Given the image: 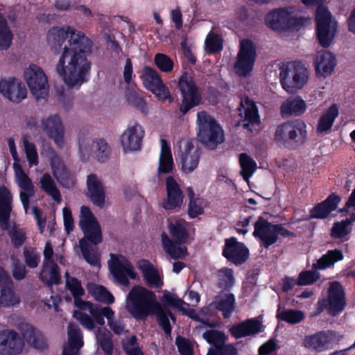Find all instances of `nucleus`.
I'll return each mask as SVG.
<instances>
[{
	"mask_svg": "<svg viewBox=\"0 0 355 355\" xmlns=\"http://www.w3.org/2000/svg\"><path fill=\"white\" fill-rule=\"evenodd\" d=\"M47 42L55 53L63 50L55 70L65 84L73 87L86 82L91 69L88 56L92 51V41L83 33L67 26L51 28Z\"/></svg>",
	"mask_w": 355,
	"mask_h": 355,
	"instance_id": "nucleus-1",
	"label": "nucleus"
},
{
	"mask_svg": "<svg viewBox=\"0 0 355 355\" xmlns=\"http://www.w3.org/2000/svg\"><path fill=\"white\" fill-rule=\"evenodd\" d=\"M188 225L189 223L184 219H177L175 221L168 220L167 227L172 239L166 233L161 234L163 249L171 259H183L187 254V247L180 245L188 243L189 237Z\"/></svg>",
	"mask_w": 355,
	"mask_h": 355,
	"instance_id": "nucleus-2",
	"label": "nucleus"
},
{
	"mask_svg": "<svg viewBox=\"0 0 355 355\" xmlns=\"http://www.w3.org/2000/svg\"><path fill=\"white\" fill-rule=\"evenodd\" d=\"M158 302L155 294L140 286H134L126 297V310L136 320H144L153 314Z\"/></svg>",
	"mask_w": 355,
	"mask_h": 355,
	"instance_id": "nucleus-3",
	"label": "nucleus"
},
{
	"mask_svg": "<svg viewBox=\"0 0 355 355\" xmlns=\"http://www.w3.org/2000/svg\"><path fill=\"white\" fill-rule=\"evenodd\" d=\"M325 0H301L308 6H316L315 33L318 42L323 48H328L331 44L337 31L336 22L332 21V15L328 8L324 6Z\"/></svg>",
	"mask_w": 355,
	"mask_h": 355,
	"instance_id": "nucleus-4",
	"label": "nucleus"
},
{
	"mask_svg": "<svg viewBox=\"0 0 355 355\" xmlns=\"http://www.w3.org/2000/svg\"><path fill=\"white\" fill-rule=\"evenodd\" d=\"M307 138L306 123L301 119L288 121L277 125L274 135L275 142L288 150H297Z\"/></svg>",
	"mask_w": 355,
	"mask_h": 355,
	"instance_id": "nucleus-5",
	"label": "nucleus"
},
{
	"mask_svg": "<svg viewBox=\"0 0 355 355\" xmlns=\"http://www.w3.org/2000/svg\"><path fill=\"white\" fill-rule=\"evenodd\" d=\"M12 210V195L5 186L0 187V227L8 232L14 248H19L26 240L25 232L15 223L10 226V214Z\"/></svg>",
	"mask_w": 355,
	"mask_h": 355,
	"instance_id": "nucleus-6",
	"label": "nucleus"
},
{
	"mask_svg": "<svg viewBox=\"0 0 355 355\" xmlns=\"http://www.w3.org/2000/svg\"><path fill=\"white\" fill-rule=\"evenodd\" d=\"M198 141L208 150H215L224 141V133L216 120L205 111L197 114Z\"/></svg>",
	"mask_w": 355,
	"mask_h": 355,
	"instance_id": "nucleus-7",
	"label": "nucleus"
},
{
	"mask_svg": "<svg viewBox=\"0 0 355 355\" xmlns=\"http://www.w3.org/2000/svg\"><path fill=\"white\" fill-rule=\"evenodd\" d=\"M177 87L181 96L179 111L182 115L203 103L201 89L197 85L193 73L183 72L178 78Z\"/></svg>",
	"mask_w": 355,
	"mask_h": 355,
	"instance_id": "nucleus-8",
	"label": "nucleus"
},
{
	"mask_svg": "<svg viewBox=\"0 0 355 355\" xmlns=\"http://www.w3.org/2000/svg\"><path fill=\"white\" fill-rule=\"evenodd\" d=\"M279 79L283 89L293 93L302 89L307 83L309 72L300 61L289 62L280 67Z\"/></svg>",
	"mask_w": 355,
	"mask_h": 355,
	"instance_id": "nucleus-9",
	"label": "nucleus"
},
{
	"mask_svg": "<svg viewBox=\"0 0 355 355\" xmlns=\"http://www.w3.org/2000/svg\"><path fill=\"white\" fill-rule=\"evenodd\" d=\"M84 238L79 240L80 252L84 259L91 266L100 265V258L91 244L96 245L102 243L103 234L99 223L80 227Z\"/></svg>",
	"mask_w": 355,
	"mask_h": 355,
	"instance_id": "nucleus-10",
	"label": "nucleus"
},
{
	"mask_svg": "<svg viewBox=\"0 0 355 355\" xmlns=\"http://www.w3.org/2000/svg\"><path fill=\"white\" fill-rule=\"evenodd\" d=\"M266 25L273 31L284 32L302 24L303 19L292 15L288 8H279L265 16Z\"/></svg>",
	"mask_w": 355,
	"mask_h": 355,
	"instance_id": "nucleus-11",
	"label": "nucleus"
},
{
	"mask_svg": "<svg viewBox=\"0 0 355 355\" xmlns=\"http://www.w3.org/2000/svg\"><path fill=\"white\" fill-rule=\"evenodd\" d=\"M140 78L144 87L156 96L160 101L168 99L172 102L173 98L170 95L168 87L163 83L158 72L153 67L145 66L141 71Z\"/></svg>",
	"mask_w": 355,
	"mask_h": 355,
	"instance_id": "nucleus-12",
	"label": "nucleus"
},
{
	"mask_svg": "<svg viewBox=\"0 0 355 355\" xmlns=\"http://www.w3.org/2000/svg\"><path fill=\"white\" fill-rule=\"evenodd\" d=\"M24 78L31 92L37 101L48 96L47 77L41 67L31 64L24 71Z\"/></svg>",
	"mask_w": 355,
	"mask_h": 355,
	"instance_id": "nucleus-13",
	"label": "nucleus"
},
{
	"mask_svg": "<svg viewBox=\"0 0 355 355\" xmlns=\"http://www.w3.org/2000/svg\"><path fill=\"white\" fill-rule=\"evenodd\" d=\"M257 58V48L249 39L241 40L237 59L234 64L236 73L243 77L247 76L252 71Z\"/></svg>",
	"mask_w": 355,
	"mask_h": 355,
	"instance_id": "nucleus-14",
	"label": "nucleus"
},
{
	"mask_svg": "<svg viewBox=\"0 0 355 355\" xmlns=\"http://www.w3.org/2000/svg\"><path fill=\"white\" fill-rule=\"evenodd\" d=\"M222 255L230 262L239 266L243 265L250 257L248 247L237 239L232 236L225 240Z\"/></svg>",
	"mask_w": 355,
	"mask_h": 355,
	"instance_id": "nucleus-15",
	"label": "nucleus"
},
{
	"mask_svg": "<svg viewBox=\"0 0 355 355\" xmlns=\"http://www.w3.org/2000/svg\"><path fill=\"white\" fill-rule=\"evenodd\" d=\"M111 258L109 263L111 273L119 284L128 286L130 284L128 277L135 279L137 276L131 263L121 255L111 254Z\"/></svg>",
	"mask_w": 355,
	"mask_h": 355,
	"instance_id": "nucleus-16",
	"label": "nucleus"
},
{
	"mask_svg": "<svg viewBox=\"0 0 355 355\" xmlns=\"http://www.w3.org/2000/svg\"><path fill=\"white\" fill-rule=\"evenodd\" d=\"M324 304L328 313L336 316L342 312L346 307V296L345 288L337 281L332 282L329 287L327 300Z\"/></svg>",
	"mask_w": 355,
	"mask_h": 355,
	"instance_id": "nucleus-17",
	"label": "nucleus"
},
{
	"mask_svg": "<svg viewBox=\"0 0 355 355\" xmlns=\"http://www.w3.org/2000/svg\"><path fill=\"white\" fill-rule=\"evenodd\" d=\"M253 236L259 239L261 247L268 249L277 241L275 224L269 222L262 216H259L254 224Z\"/></svg>",
	"mask_w": 355,
	"mask_h": 355,
	"instance_id": "nucleus-18",
	"label": "nucleus"
},
{
	"mask_svg": "<svg viewBox=\"0 0 355 355\" xmlns=\"http://www.w3.org/2000/svg\"><path fill=\"white\" fill-rule=\"evenodd\" d=\"M24 348V342L15 330L0 331V355H19Z\"/></svg>",
	"mask_w": 355,
	"mask_h": 355,
	"instance_id": "nucleus-19",
	"label": "nucleus"
},
{
	"mask_svg": "<svg viewBox=\"0 0 355 355\" xmlns=\"http://www.w3.org/2000/svg\"><path fill=\"white\" fill-rule=\"evenodd\" d=\"M42 128L49 138L53 139L56 146L61 148L64 144V130L62 122L58 114L42 119Z\"/></svg>",
	"mask_w": 355,
	"mask_h": 355,
	"instance_id": "nucleus-20",
	"label": "nucleus"
},
{
	"mask_svg": "<svg viewBox=\"0 0 355 355\" xmlns=\"http://www.w3.org/2000/svg\"><path fill=\"white\" fill-rule=\"evenodd\" d=\"M0 93L14 103H20L27 96V90L24 85L18 81L16 78L1 79Z\"/></svg>",
	"mask_w": 355,
	"mask_h": 355,
	"instance_id": "nucleus-21",
	"label": "nucleus"
},
{
	"mask_svg": "<svg viewBox=\"0 0 355 355\" xmlns=\"http://www.w3.org/2000/svg\"><path fill=\"white\" fill-rule=\"evenodd\" d=\"M0 93L14 103H20L27 96V90L24 85L18 81L16 78L1 79Z\"/></svg>",
	"mask_w": 355,
	"mask_h": 355,
	"instance_id": "nucleus-22",
	"label": "nucleus"
},
{
	"mask_svg": "<svg viewBox=\"0 0 355 355\" xmlns=\"http://www.w3.org/2000/svg\"><path fill=\"white\" fill-rule=\"evenodd\" d=\"M340 201L341 197L340 196L335 193H331L324 200L316 204L312 209H311L309 211V215L304 220L327 218L331 211L337 209Z\"/></svg>",
	"mask_w": 355,
	"mask_h": 355,
	"instance_id": "nucleus-23",
	"label": "nucleus"
},
{
	"mask_svg": "<svg viewBox=\"0 0 355 355\" xmlns=\"http://www.w3.org/2000/svg\"><path fill=\"white\" fill-rule=\"evenodd\" d=\"M166 199L163 202V208L166 210L180 208L184 196L179 184L173 176L166 178Z\"/></svg>",
	"mask_w": 355,
	"mask_h": 355,
	"instance_id": "nucleus-24",
	"label": "nucleus"
},
{
	"mask_svg": "<svg viewBox=\"0 0 355 355\" xmlns=\"http://www.w3.org/2000/svg\"><path fill=\"white\" fill-rule=\"evenodd\" d=\"M202 150L195 146L192 140H187L181 153V168L185 173H192L198 166Z\"/></svg>",
	"mask_w": 355,
	"mask_h": 355,
	"instance_id": "nucleus-25",
	"label": "nucleus"
},
{
	"mask_svg": "<svg viewBox=\"0 0 355 355\" xmlns=\"http://www.w3.org/2000/svg\"><path fill=\"white\" fill-rule=\"evenodd\" d=\"M144 132L142 127L136 123L129 127L121 136V144L125 152L137 150L141 148Z\"/></svg>",
	"mask_w": 355,
	"mask_h": 355,
	"instance_id": "nucleus-26",
	"label": "nucleus"
},
{
	"mask_svg": "<svg viewBox=\"0 0 355 355\" xmlns=\"http://www.w3.org/2000/svg\"><path fill=\"white\" fill-rule=\"evenodd\" d=\"M53 175L57 181L64 187H69L73 184L70 171L62 162L59 155L51 149L49 157Z\"/></svg>",
	"mask_w": 355,
	"mask_h": 355,
	"instance_id": "nucleus-27",
	"label": "nucleus"
},
{
	"mask_svg": "<svg viewBox=\"0 0 355 355\" xmlns=\"http://www.w3.org/2000/svg\"><path fill=\"white\" fill-rule=\"evenodd\" d=\"M21 334L27 343L35 349L43 351L48 348L47 340L44 335L33 325L23 324L21 327Z\"/></svg>",
	"mask_w": 355,
	"mask_h": 355,
	"instance_id": "nucleus-28",
	"label": "nucleus"
},
{
	"mask_svg": "<svg viewBox=\"0 0 355 355\" xmlns=\"http://www.w3.org/2000/svg\"><path fill=\"white\" fill-rule=\"evenodd\" d=\"M87 196L93 204L100 208L105 205V193L101 182L95 174H90L87 179Z\"/></svg>",
	"mask_w": 355,
	"mask_h": 355,
	"instance_id": "nucleus-29",
	"label": "nucleus"
},
{
	"mask_svg": "<svg viewBox=\"0 0 355 355\" xmlns=\"http://www.w3.org/2000/svg\"><path fill=\"white\" fill-rule=\"evenodd\" d=\"M336 65L335 55L329 51H324L320 53L315 60V73L318 77L326 78L331 74Z\"/></svg>",
	"mask_w": 355,
	"mask_h": 355,
	"instance_id": "nucleus-30",
	"label": "nucleus"
},
{
	"mask_svg": "<svg viewBox=\"0 0 355 355\" xmlns=\"http://www.w3.org/2000/svg\"><path fill=\"white\" fill-rule=\"evenodd\" d=\"M306 346L316 352H322L332 348V337L329 331H320L308 337Z\"/></svg>",
	"mask_w": 355,
	"mask_h": 355,
	"instance_id": "nucleus-31",
	"label": "nucleus"
},
{
	"mask_svg": "<svg viewBox=\"0 0 355 355\" xmlns=\"http://www.w3.org/2000/svg\"><path fill=\"white\" fill-rule=\"evenodd\" d=\"M174 163L171 146L165 139H161V151L159 159L158 173L168 174L173 172Z\"/></svg>",
	"mask_w": 355,
	"mask_h": 355,
	"instance_id": "nucleus-32",
	"label": "nucleus"
},
{
	"mask_svg": "<svg viewBox=\"0 0 355 355\" xmlns=\"http://www.w3.org/2000/svg\"><path fill=\"white\" fill-rule=\"evenodd\" d=\"M138 269L141 271L143 277L148 286L155 288L161 286V279L158 271L150 263L148 260L141 259L138 262Z\"/></svg>",
	"mask_w": 355,
	"mask_h": 355,
	"instance_id": "nucleus-33",
	"label": "nucleus"
},
{
	"mask_svg": "<svg viewBox=\"0 0 355 355\" xmlns=\"http://www.w3.org/2000/svg\"><path fill=\"white\" fill-rule=\"evenodd\" d=\"M215 307L222 312L224 318H229L235 309L236 298L233 293L218 295L214 300Z\"/></svg>",
	"mask_w": 355,
	"mask_h": 355,
	"instance_id": "nucleus-34",
	"label": "nucleus"
},
{
	"mask_svg": "<svg viewBox=\"0 0 355 355\" xmlns=\"http://www.w3.org/2000/svg\"><path fill=\"white\" fill-rule=\"evenodd\" d=\"M306 108L305 101L297 96L284 102L281 105V112L282 114L300 116L304 113Z\"/></svg>",
	"mask_w": 355,
	"mask_h": 355,
	"instance_id": "nucleus-35",
	"label": "nucleus"
},
{
	"mask_svg": "<svg viewBox=\"0 0 355 355\" xmlns=\"http://www.w3.org/2000/svg\"><path fill=\"white\" fill-rule=\"evenodd\" d=\"M343 259V254L340 250H328L326 254L317 260L316 263H313L312 268L315 270H325Z\"/></svg>",
	"mask_w": 355,
	"mask_h": 355,
	"instance_id": "nucleus-36",
	"label": "nucleus"
},
{
	"mask_svg": "<svg viewBox=\"0 0 355 355\" xmlns=\"http://www.w3.org/2000/svg\"><path fill=\"white\" fill-rule=\"evenodd\" d=\"M153 314H155L157 317V322L159 326L163 329L166 336H171L172 327L171 325L169 318L175 321V315L166 308H162L158 303V307L155 308Z\"/></svg>",
	"mask_w": 355,
	"mask_h": 355,
	"instance_id": "nucleus-37",
	"label": "nucleus"
},
{
	"mask_svg": "<svg viewBox=\"0 0 355 355\" xmlns=\"http://www.w3.org/2000/svg\"><path fill=\"white\" fill-rule=\"evenodd\" d=\"M338 114V106L336 104L331 105L326 112L320 117L317 126V132L322 133L331 130Z\"/></svg>",
	"mask_w": 355,
	"mask_h": 355,
	"instance_id": "nucleus-38",
	"label": "nucleus"
},
{
	"mask_svg": "<svg viewBox=\"0 0 355 355\" xmlns=\"http://www.w3.org/2000/svg\"><path fill=\"white\" fill-rule=\"evenodd\" d=\"M40 280L46 285L51 286L53 284L58 285L61 283L60 268L56 263H49L47 268H43L40 275Z\"/></svg>",
	"mask_w": 355,
	"mask_h": 355,
	"instance_id": "nucleus-39",
	"label": "nucleus"
},
{
	"mask_svg": "<svg viewBox=\"0 0 355 355\" xmlns=\"http://www.w3.org/2000/svg\"><path fill=\"white\" fill-rule=\"evenodd\" d=\"M125 96L128 103L135 108L141 111L143 114L148 113L146 102L143 96V92L136 89H128Z\"/></svg>",
	"mask_w": 355,
	"mask_h": 355,
	"instance_id": "nucleus-40",
	"label": "nucleus"
},
{
	"mask_svg": "<svg viewBox=\"0 0 355 355\" xmlns=\"http://www.w3.org/2000/svg\"><path fill=\"white\" fill-rule=\"evenodd\" d=\"M276 318L278 320L286 322L291 324L300 323L304 318V313L297 309H283L280 306L277 311Z\"/></svg>",
	"mask_w": 355,
	"mask_h": 355,
	"instance_id": "nucleus-41",
	"label": "nucleus"
},
{
	"mask_svg": "<svg viewBox=\"0 0 355 355\" xmlns=\"http://www.w3.org/2000/svg\"><path fill=\"white\" fill-rule=\"evenodd\" d=\"M68 334V347L75 348L76 350H80L84 345L83 333L78 325L73 322H70L67 327Z\"/></svg>",
	"mask_w": 355,
	"mask_h": 355,
	"instance_id": "nucleus-42",
	"label": "nucleus"
},
{
	"mask_svg": "<svg viewBox=\"0 0 355 355\" xmlns=\"http://www.w3.org/2000/svg\"><path fill=\"white\" fill-rule=\"evenodd\" d=\"M239 163L241 168L240 174L245 181L248 182L250 178L257 168V163L250 156L245 153L240 154Z\"/></svg>",
	"mask_w": 355,
	"mask_h": 355,
	"instance_id": "nucleus-43",
	"label": "nucleus"
},
{
	"mask_svg": "<svg viewBox=\"0 0 355 355\" xmlns=\"http://www.w3.org/2000/svg\"><path fill=\"white\" fill-rule=\"evenodd\" d=\"M88 311L94 318V322H96L98 324L101 326L105 324V317L107 320H110L113 318L114 315V312L110 307H103L98 304H93Z\"/></svg>",
	"mask_w": 355,
	"mask_h": 355,
	"instance_id": "nucleus-44",
	"label": "nucleus"
},
{
	"mask_svg": "<svg viewBox=\"0 0 355 355\" xmlns=\"http://www.w3.org/2000/svg\"><path fill=\"white\" fill-rule=\"evenodd\" d=\"M40 187L55 202L61 201V194L54 180L49 173H44L40 179Z\"/></svg>",
	"mask_w": 355,
	"mask_h": 355,
	"instance_id": "nucleus-45",
	"label": "nucleus"
},
{
	"mask_svg": "<svg viewBox=\"0 0 355 355\" xmlns=\"http://www.w3.org/2000/svg\"><path fill=\"white\" fill-rule=\"evenodd\" d=\"M0 305L3 306L9 307L19 304L20 302L13 290L12 282L0 288Z\"/></svg>",
	"mask_w": 355,
	"mask_h": 355,
	"instance_id": "nucleus-46",
	"label": "nucleus"
},
{
	"mask_svg": "<svg viewBox=\"0 0 355 355\" xmlns=\"http://www.w3.org/2000/svg\"><path fill=\"white\" fill-rule=\"evenodd\" d=\"M246 107L244 108L243 127L246 128L250 124H259L260 123V116L258 107L255 103L250 101L248 99L245 101Z\"/></svg>",
	"mask_w": 355,
	"mask_h": 355,
	"instance_id": "nucleus-47",
	"label": "nucleus"
},
{
	"mask_svg": "<svg viewBox=\"0 0 355 355\" xmlns=\"http://www.w3.org/2000/svg\"><path fill=\"white\" fill-rule=\"evenodd\" d=\"M202 338L213 347L211 348L218 349L227 340L225 333L218 330L209 329L202 334Z\"/></svg>",
	"mask_w": 355,
	"mask_h": 355,
	"instance_id": "nucleus-48",
	"label": "nucleus"
},
{
	"mask_svg": "<svg viewBox=\"0 0 355 355\" xmlns=\"http://www.w3.org/2000/svg\"><path fill=\"white\" fill-rule=\"evenodd\" d=\"M66 288L70 291L73 298L83 296L85 294V290L82 286L81 282L75 277H71L68 272L65 273Z\"/></svg>",
	"mask_w": 355,
	"mask_h": 355,
	"instance_id": "nucleus-49",
	"label": "nucleus"
},
{
	"mask_svg": "<svg viewBox=\"0 0 355 355\" xmlns=\"http://www.w3.org/2000/svg\"><path fill=\"white\" fill-rule=\"evenodd\" d=\"M12 40V33L10 30L6 19L0 12V47L8 49Z\"/></svg>",
	"mask_w": 355,
	"mask_h": 355,
	"instance_id": "nucleus-50",
	"label": "nucleus"
},
{
	"mask_svg": "<svg viewBox=\"0 0 355 355\" xmlns=\"http://www.w3.org/2000/svg\"><path fill=\"white\" fill-rule=\"evenodd\" d=\"M92 295L96 301L106 304H111L114 302L113 295L103 286L94 285Z\"/></svg>",
	"mask_w": 355,
	"mask_h": 355,
	"instance_id": "nucleus-51",
	"label": "nucleus"
},
{
	"mask_svg": "<svg viewBox=\"0 0 355 355\" xmlns=\"http://www.w3.org/2000/svg\"><path fill=\"white\" fill-rule=\"evenodd\" d=\"M93 146L96 156L99 162H105L109 159L110 148L105 139H101L96 141H93Z\"/></svg>",
	"mask_w": 355,
	"mask_h": 355,
	"instance_id": "nucleus-52",
	"label": "nucleus"
},
{
	"mask_svg": "<svg viewBox=\"0 0 355 355\" xmlns=\"http://www.w3.org/2000/svg\"><path fill=\"white\" fill-rule=\"evenodd\" d=\"M23 254L24 261L28 268H35L38 266L40 262V254L35 248L25 247Z\"/></svg>",
	"mask_w": 355,
	"mask_h": 355,
	"instance_id": "nucleus-53",
	"label": "nucleus"
},
{
	"mask_svg": "<svg viewBox=\"0 0 355 355\" xmlns=\"http://www.w3.org/2000/svg\"><path fill=\"white\" fill-rule=\"evenodd\" d=\"M156 67L162 72L169 73L173 71L174 62L173 60L166 54L157 53L154 58Z\"/></svg>",
	"mask_w": 355,
	"mask_h": 355,
	"instance_id": "nucleus-54",
	"label": "nucleus"
},
{
	"mask_svg": "<svg viewBox=\"0 0 355 355\" xmlns=\"http://www.w3.org/2000/svg\"><path fill=\"white\" fill-rule=\"evenodd\" d=\"M22 141L24 147V151L26 155V158L29 164L31 166L37 165L39 163L38 154L35 144L32 142H30L26 137H23Z\"/></svg>",
	"mask_w": 355,
	"mask_h": 355,
	"instance_id": "nucleus-55",
	"label": "nucleus"
},
{
	"mask_svg": "<svg viewBox=\"0 0 355 355\" xmlns=\"http://www.w3.org/2000/svg\"><path fill=\"white\" fill-rule=\"evenodd\" d=\"M351 223L347 218L334 223L331 230V236L334 239H343L349 234L348 226Z\"/></svg>",
	"mask_w": 355,
	"mask_h": 355,
	"instance_id": "nucleus-56",
	"label": "nucleus"
},
{
	"mask_svg": "<svg viewBox=\"0 0 355 355\" xmlns=\"http://www.w3.org/2000/svg\"><path fill=\"white\" fill-rule=\"evenodd\" d=\"M221 273L218 279V286L224 291H228L234 283L233 271L232 269L225 268L221 270Z\"/></svg>",
	"mask_w": 355,
	"mask_h": 355,
	"instance_id": "nucleus-57",
	"label": "nucleus"
},
{
	"mask_svg": "<svg viewBox=\"0 0 355 355\" xmlns=\"http://www.w3.org/2000/svg\"><path fill=\"white\" fill-rule=\"evenodd\" d=\"M320 278V274L315 270H304L301 272L297 277L298 286H307L316 282Z\"/></svg>",
	"mask_w": 355,
	"mask_h": 355,
	"instance_id": "nucleus-58",
	"label": "nucleus"
},
{
	"mask_svg": "<svg viewBox=\"0 0 355 355\" xmlns=\"http://www.w3.org/2000/svg\"><path fill=\"white\" fill-rule=\"evenodd\" d=\"M15 173L18 180V185L21 190L31 191L34 189L31 180L21 166H17V167H15Z\"/></svg>",
	"mask_w": 355,
	"mask_h": 355,
	"instance_id": "nucleus-59",
	"label": "nucleus"
},
{
	"mask_svg": "<svg viewBox=\"0 0 355 355\" xmlns=\"http://www.w3.org/2000/svg\"><path fill=\"white\" fill-rule=\"evenodd\" d=\"M97 340L105 355H112L114 345L111 336L105 332L99 333L97 335Z\"/></svg>",
	"mask_w": 355,
	"mask_h": 355,
	"instance_id": "nucleus-60",
	"label": "nucleus"
},
{
	"mask_svg": "<svg viewBox=\"0 0 355 355\" xmlns=\"http://www.w3.org/2000/svg\"><path fill=\"white\" fill-rule=\"evenodd\" d=\"M98 223L91 209L87 206H82L80 208V227Z\"/></svg>",
	"mask_w": 355,
	"mask_h": 355,
	"instance_id": "nucleus-61",
	"label": "nucleus"
},
{
	"mask_svg": "<svg viewBox=\"0 0 355 355\" xmlns=\"http://www.w3.org/2000/svg\"><path fill=\"white\" fill-rule=\"evenodd\" d=\"M206 46L209 53H216L222 51V40L218 35H210L206 40Z\"/></svg>",
	"mask_w": 355,
	"mask_h": 355,
	"instance_id": "nucleus-62",
	"label": "nucleus"
},
{
	"mask_svg": "<svg viewBox=\"0 0 355 355\" xmlns=\"http://www.w3.org/2000/svg\"><path fill=\"white\" fill-rule=\"evenodd\" d=\"M238 352L232 345H223L218 349L209 348L207 355H237Z\"/></svg>",
	"mask_w": 355,
	"mask_h": 355,
	"instance_id": "nucleus-63",
	"label": "nucleus"
},
{
	"mask_svg": "<svg viewBox=\"0 0 355 355\" xmlns=\"http://www.w3.org/2000/svg\"><path fill=\"white\" fill-rule=\"evenodd\" d=\"M176 345L180 355H193V348L186 338L180 336L178 337Z\"/></svg>",
	"mask_w": 355,
	"mask_h": 355,
	"instance_id": "nucleus-64",
	"label": "nucleus"
}]
</instances>
